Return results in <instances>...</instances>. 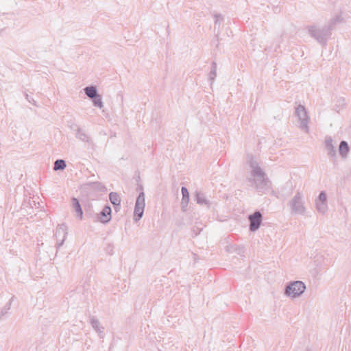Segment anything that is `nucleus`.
<instances>
[{"instance_id": "1", "label": "nucleus", "mask_w": 351, "mask_h": 351, "mask_svg": "<svg viewBox=\"0 0 351 351\" xmlns=\"http://www.w3.org/2000/svg\"><path fill=\"white\" fill-rule=\"evenodd\" d=\"M247 164L250 167L248 182L258 193H265L271 186V182L265 171L260 166L259 159L253 156H247Z\"/></svg>"}, {"instance_id": "2", "label": "nucleus", "mask_w": 351, "mask_h": 351, "mask_svg": "<svg viewBox=\"0 0 351 351\" xmlns=\"http://www.w3.org/2000/svg\"><path fill=\"white\" fill-rule=\"evenodd\" d=\"M306 29L311 37L323 47L326 46L332 34V29L327 24L324 26L310 25L306 27Z\"/></svg>"}, {"instance_id": "3", "label": "nucleus", "mask_w": 351, "mask_h": 351, "mask_svg": "<svg viewBox=\"0 0 351 351\" xmlns=\"http://www.w3.org/2000/svg\"><path fill=\"white\" fill-rule=\"evenodd\" d=\"M288 205L293 215L304 216L306 213L304 195L302 191H297L289 200Z\"/></svg>"}, {"instance_id": "4", "label": "nucleus", "mask_w": 351, "mask_h": 351, "mask_svg": "<svg viewBox=\"0 0 351 351\" xmlns=\"http://www.w3.org/2000/svg\"><path fill=\"white\" fill-rule=\"evenodd\" d=\"M306 289V287L302 281H293L286 285L284 294L291 299H295L300 297Z\"/></svg>"}, {"instance_id": "5", "label": "nucleus", "mask_w": 351, "mask_h": 351, "mask_svg": "<svg viewBox=\"0 0 351 351\" xmlns=\"http://www.w3.org/2000/svg\"><path fill=\"white\" fill-rule=\"evenodd\" d=\"M295 116L298 119L299 123V128L306 134L309 133V117L305 107L302 105H299L295 108Z\"/></svg>"}, {"instance_id": "6", "label": "nucleus", "mask_w": 351, "mask_h": 351, "mask_svg": "<svg viewBox=\"0 0 351 351\" xmlns=\"http://www.w3.org/2000/svg\"><path fill=\"white\" fill-rule=\"evenodd\" d=\"M145 206V194L143 192H141L136 198L134 210V219L136 221L140 220L143 217Z\"/></svg>"}, {"instance_id": "7", "label": "nucleus", "mask_w": 351, "mask_h": 351, "mask_svg": "<svg viewBox=\"0 0 351 351\" xmlns=\"http://www.w3.org/2000/svg\"><path fill=\"white\" fill-rule=\"evenodd\" d=\"M315 206L317 210L319 213L324 215L327 213L328 210L327 195L324 191H322L315 199Z\"/></svg>"}, {"instance_id": "8", "label": "nucleus", "mask_w": 351, "mask_h": 351, "mask_svg": "<svg viewBox=\"0 0 351 351\" xmlns=\"http://www.w3.org/2000/svg\"><path fill=\"white\" fill-rule=\"evenodd\" d=\"M263 215L260 211H256L252 215H249L250 230L255 232L259 229L262 223Z\"/></svg>"}, {"instance_id": "9", "label": "nucleus", "mask_w": 351, "mask_h": 351, "mask_svg": "<svg viewBox=\"0 0 351 351\" xmlns=\"http://www.w3.org/2000/svg\"><path fill=\"white\" fill-rule=\"evenodd\" d=\"M67 234V226L65 224H59L57 226L55 235L57 240L58 248H60L64 244Z\"/></svg>"}, {"instance_id": "10", "label": "nucleus", "mask_w": 351, "mask_h": 351, "mask_svg": "<svg viewBox=\"0 0 351 351\" xmlns=\"http://www.w3.org/2000/svg\"><path fill=\"white\" fill-rule=\"evenodd\" d=\"M344 21L345 17L343 16V12H339L329 20L327 25L332 30L337 24L344 22Z\"/></svg>"}, {"instance_id": "11", "label": "nucleus", "mask_w": 351, "mask_h": 351, "mask_svg": "<svg viewBox=\"0 0 351 351\" xmlns=\"http://www.w3.org/2000/svg\"><path fill=\"white\" fill-rule=\"evenodd\" d=\"M324 143L328 155L330 158H335L336 156L337 152L335 147L333 145L332 138L330 136L326 137L325 138Z\"/></svg>"}, {"instance_id": "12", "label": "nucleus", "mask_w": 351, "mask_h": 351, "mask_svg": "<svg viewBox=\"0 0 351 351\" xmlns=\"http://www.w3.org/2000/svg\"><path fill=\"white\" fill-rule=\"evenodd\" d=\"M99 218L101 222L108 223L111 219V208L106 206L101 211Z\"/></svg>"}, {"instance_id": "13", "label": "nucleus", "mask_w": 351, "mask_h": 351, "mask_svg": "<svg viewBox=\"0 0 351 351\" xmlns=\"http://www.w3.org/2000/svg\"><path fill=\"white\" fill-rule=\"evenodd\" d=\"M181 192L182 195V199L181 201V208L183 211H185L186 210L189 202V193L187 189L184 186L182 187Z\"/></svg>"}, {"instance_id": "14", "label": "nucleus", "mask_w": 351, "mask_h": 351, "mask_svg": "<svg viewBox=\"0 0 351 351\" xmlns=\"http://www.w3.org/2000/svg\"><path fill=\"white\" fill-rule=\"evenodd\" d=\"M71 202H72V206H73L74 210L77 213V216L80 219H82V217H83V211H82V209L81 208V205H80L78 199L77 198H75V197H73L72 199H71Z\"/></svg>"}, {"instance_id": "15", "label": "nucleus", "mask_w": 351, "mask_h": 351, "mask_svg": "<svg viewBox=\"0 0 351 351\" xmlns=\"http://www.w3.org/2000/svg\"><path fill=\"white\" fill-rule=\"evenodd\" d=\"M196 201H197V203L199 205L210 207V202L206 198V195L204 193H197L196 194Z\"/></svg>"}, {"instance_id": "16", "label": "nucleus", "mask_w": 351, "mask_h": 351, "mask_svg": "<svg viewBox=\"0 0 351 351\" xmlns=\"http://www.w3.org/2000/svg\"><path fill=\"white\" fill-rule=\"evenodd\" d=\"M350 148L348 144L346 141H342L340 143L339 147V152L341 156L343 158L347 157V155L349 152Z\"/></svg>"}, {"instance_id": "17", "label": "nucleus", "mask_w": 351, "mask_h": 351, "mask_svg": "<svg viewBox=\"0 0 351 351\" xmlns=\"http://www.w3.org/2000/svg\"><path fill=\"white\" fill-rule=\"evenodd\" d=\"M84 91L86 95L90 99H93L98 95L97 88L95 86H86L84 88Z\"/></svg>"}, {"instance_id": "18", "label": "nucleus", "mask_w": 351, "mask_h": 351, "mask_svg": "<svg viewBox=\"0 0 351 351\" xmlns=\"http://www.w3.org/2000/svg\"><path fill=\"white\" fill-rule=\"evenodd\" d=\"M110 202L115 206H119L121 203V198L117 193L111 192L109 195Z\"/></svg>"}, {"instance_id": "19", "label": "nucleus", "mask_w": 351, "mask_h": 351, "mask_svg": "<svg viewBox=\"0 0 351 351\" xmlns=\"http://www.w3.org/2000/svg\"><path fill=\"white\" fill-rule=\"evenodd\" d=\"M75 136L83 142H88L90 140L88 135L84 131L80 129L77 131Z\"/></svg>"}, {"instance_id": "20", "label": "nucleus", "mask_w": 351, "mask_h": 351, "mask_svg": "<svg viewBox=\"0 0 351 351\" xmlns=\"http://www.w3.org/2000/svg\"><path fill=\"white\" fill-rule=\"evenodd\" d=\"M91 99H92L94 106L99 108V109H101L104 108V102L102 101V97L99 94H98L97 95V97H95Z\"/></svg>"}, {"instance_id": "21", "label": "nucleus", "mask_w": 351, "mask_h": 351, "mask_svg": "<svg viewBox=\"0 0 351 351\" xmlns=\"http://www.w3.org/2000/svg\"><path fill=\"white\" fill-rule=\"evenodd\" d=\"M90 324L93 328L97 331L98 333H102L104 331V328L100 326V323L98 319L92 318L90 320Z\"/></svg>"}, {"instance_id": "22", "label": "nucleus", "mask_w": 351, "mask_h": 351, "mask_svg": "<svg viewBox=\"0 0 351 351\" xmlns=\"http://www.w3.org/2000/svg\"><path fill=\"white\" fill-rule=\"evenodd\" d=\"M66 165L64 160L59 159L55 161L53 169L55 171L63 170L65 169Z\"/></svg>"}, {"instance_id": "23", "label": "nucleus", "mask_w": 351, "mask_h": 351, "mask_svg": "<svg viewBox=\"0 0 351 351\" xmlns=\"http://www.w3.org/2000/svg\"><path fill=\"white\" fill-rule=\"evenodd\" d=\"M217 76V65L215 62H213L211 71L209 73V80L211 82V84L213 83Z\"/></svg>"}, {"instance_id": "24", "label": "nucleus", "mask_w": 351, "mask_h": 351, "mask_svg": "<svg viewBox=\"0 0 351 351\" xmlns=\"http://www.w3.org/2000/svg\"><path fill=\"white\" fill-rule=\"evenodd\" d=\"M90 188L96 189L98 190H102L104 186L100 182H91L88 184Z\"/></svg>"}, {"instance_id": "25", "label": "nucleus", "mask_w": 351, "mask_h": 351, "mask_svg": "<svg viewBox=\"0 0 351 351\" xmlns=\"http://www.w3.org/2000/svg\"><path fill=\"white\" fill-rule=\"evenodd\" d=\"M25 96H26V98L28 99V95L26 94Z\"/></svg>"}]
</instances>
